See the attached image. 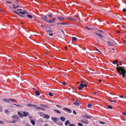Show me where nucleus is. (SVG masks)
<instances>
[{
    "label": "nucleus",
    "instance_id": "1",
    "mask_svg": "<svg viewBox=\"0 0 126 126\" xmlns=\"http://www.w3.org/2000/svg\"><path fill=\"white\" fill-rule=\"evenodd\" d=\"M118 65H119L118 64L117 65V70L121 75L123 76V78H124L126 75L125 73H126V71L121 66H119L118 67Z\"/></svg>",
    "mask_w": 126,
    "mask_h": 126
},
{
    "label": "nucleus",
    "instance_id": "2",
    "mask_svg": "<svg viewBox=\"0 0 126 126\" xmlns=\"http://www.w3.org/2000/svg\"><path fill=\"white\" fill-rule=\"evenodd\" d=\"M86 28L91 31H95V32H103L104 31L101 30V29H99L97 28H88L87 26L86 27Z\"/></svg>",
    "mask_w": 126,
    "mask_h": 126
},
{
    "label": "nucleus",
    "instance_id": "3",
    "mask_svg": "<svg viewBox=\"0 0 126 126\" xmlns=\"http://www.w3.org/2000/svg\"><path fill=\"white\" fill-rule=\"evenodd\" d=\"M107 42L108 45L110 46H113L115 44V41L113 40L109 41Z\"/></svg>",
    "mask_w": 126,
    "mask_h": 126
},
{
    "label": "nucleus",
    "instance_id": "4",
    "mask_svg": "<svg viewBox=\"0 0 126 126\" xmlns=\"http://www.w3.org/2000/svg\"><path fill=\"white\" fill-rule=\"evenodd\" d=\"M81 118H83L84 119L86 118L87 119H92V118L91 116H89L87 115H82L81 116Z\"/></svg>",
    "mask_w": 126,
    "mask_h": 126
},
{
    "label": "nucleus",
    "instance_id": "5",
    "mask_svg": "<svg viewBox=\"0 0 126 126\" xmlns=\"http://www.w3.org/2000/svg\"><path fill=\"white\" fill-rule=\"evenodd\" d=\"M3 100L4 101L6 102H7V103H9V101H16V100L14 99H3Z\"/></svg>",
    "mask_w": 126,
    "mask_h": 126
},
{
    "label": "nucleus",
    "instance_id": "6",
    "mask_svg": "<svg viewBox=\"0 0 126 126\" xmlns=\"http://www.w3.org/2000/svg\"><path fill=\"white\" fill-rule=\"evenodd\" d=\"M63 110L67 112L68 113H71L72 112V110H71L67 108H63Z\"/></svg>",
    "mask_w": 126,
    "mask_h": 126
},
{
    "label": "nucleus",
    "instance_id": "7",
    "mask_svg": "<svg viewBox=\"0 0 126 126\" xmlns=\"http://www.w3.org/2000/svg\"><path fill=\"white\" fill-rule=\"evenodd\" d=\"M80 122L86 124H88L89 123V121L87 120H82L80 121Z\"/></svg>",
    "mask_w": 126,
    "mask_h": 126
},
{
    "label": "nucleus",
    "instance_id": "8",
    "mask_svg": "<svg viewBox=\"0 0 126 126\" xmlns=\"http://www.w3.org/2000/svg\"><path fill=\"white\" fill-rule=\"evenodd\" d=\"M80 102L79 101L76 100L75 102L73 103V104L76 106H78L80 104Z\"/></svg>",
    "mask_w": 126,
    "mask_h": 126
},
{
    "label": "nucleus",
    "instance_id": "9",
    "mask_svg": "<svg viewBox=\"0 0 126 126\" xmlns=\"http://www.w3.org/2000/svg\"><path fill=\"white\" fill-rule=\"evenodd\" d=\"M18 120H16L15 119L13 118V120L11 121H8V122L9 123H15L16 122H17L18 121Z\"/></svg>",
    "mask_w": 126,
    "mask_h": 126
},
{
    "label": "nucleus",
    "instance_id": "10",
    "mask_svg": "<svg viewBox=\"0 0 126 126\" xmlns=\"http://www.w3.org/2000/svg\"><path fill=\"white\" fill-rule=\"evenodd\" d=\"M84 87L83 84H80L79 86L78 87V89L79 90H81L82 88Z\"/></svg>",
    "mask_w": 126,
    "mask_h": 126
},
{
    "label": "nucleus",
    "instance_id": "11",
    "mask_svg": "<svg viewBox=\"0 0 126 126\" xmlns=\"http://www.w3.org/2000/svg\"><path fill=\"white\" fill-rule=\"evenodd\" d=\"M12 118H15L17 120H18L19 119V117L17 115H13L12 116Z\"/></svg>",
    "mask_w": 126,
    "mask_h": 126
},
{
    "label": "nucleus",
    "instance_id": "12",
    "mask_svg": "<svg viewBox=\"0 0 126 126\" xmlns=\"http://www.w3.org/2000/svg\"><path fill=\"white\" fill-rule=\"evenodd\" d=\"M42 19L43 20L45 21L48 22V21H47V17L46 16H44L42 17Z\"/></svg>",
    "mask_w": 126,
    "mask_h": 126
},
{
    "label": "nucleus",
    "instance_id": "13",
    "mask_svg": "<svg viewBox=\"0 0 126 126\" xmlns=\"http://www.w3.org/2000/svg\"><path fill=\"white\" fill-rule=\"evenodd\" d=\"M13 12L14 13L18 14V15H19L20 16L22 17H24V16H23V15H21L18 12L16 11H14Z\"/></svg>",
    "mask_w": 126,
    "mask_h": 126
},
{
    "label": "nucleus",
    "instance_id": "14",
    "mask_svg": "<svg viewBox=\"0 0 126 126\" xmlns=\"http://www.w3.org/2000/svg\"><path fill=\"white\" fill-rule=\"evenodd\" d=\"M22 113H23V116L24 117L27 116L28 114V112L27 111H24L23 112H22Z\"/></svg>",
    "mask_w": 126,
    "mask_h": 126
},
{
    "label": "nucleus",
    "instance_id": "15",
    "mask_svg": "<svg viewBox=\"0 0 126 126\" xmlns=\"http://www.w3.org/2000/svg\"><path fill=\"white\" fill-rule=\"evenodd\" d=\"M95 34L96 35H98V36L100 38H103V36L100 33H98L97 32H95Z\"/></svg>",
    "mask_w": 126,
    "mask_h": 126
},
{
    "label": "nucleus",
    "instance_id": "16",
    "mask_svg": "<svg viewBox=\"0 0 126 126\" xmlns=\"http://www.w3.org/2000/svg\"><path fill=\"white\" fill-rule=\"evenodd\" d=\"M35 108L37 109L38 110H43L44 111H45V109L44 108L42 107H35Z\"/></svg>",
    "mask_w": 126,
    "mask_h": 126
},
{
    "label": "nucleus",
    "instance_id": "17",
    "mask_svg": "<svg viewBox=\"0 0 126 126\" xmlns=\"http://www.w3.org/2000/svg\"><path fill=\"white\" fill-rule=\"evenodd\" d=\"M44 118L47 119H48L50 118V116L48 114H45Z\"/></svg>",
    "mask_w": 126,
    "mask_h": 126
},
{
    "label": "nucleus",
    "instance_id": "18",
    "mask_svg": "<svg viewBox=\"0 0 126 126\" xmlns=\"http://www.w3.org/2000/svg\"><path fill=\"white\" fill-rule=\"evenodd\" d=\"M19 13L22 15H24L26 14H28V13L26 12L24 10L23 12H22L21 11H20Z\"/></svg>",
    "mask_w": 126,
    "mask_h": 126
},
{
    "label": "nucleus",
    "instance_id": "19",
    "mask_svg": "<svg viewBox=\"0 0 126 126\" xmlns=\"http://www.w3.org/2000/svg\"><path fill=\"white\" fill-rule=\"evenodd\" d=\"M27 106H28V107H30V106L33 107H36V105H33V104H27Z\"/></svg>",
    "mask_w": 126,
    "mask_h": 126
},
{
    "label": "nucleus",
    "instance_id": "20",
    "mask_svg": "<svg viewBox=\"0 0 126 126\" xmlns=\"http://www.w3.org/2000/svg\"><path fill=\"white\" fill-rule=\"evenodd\" d=\"M39 113V114L40 115V116L43 117H44V114H45V113H44V112H40Z\"/></svg>",
    "mask_w": 126,
    "mask_h": 126
},
{
    "label": "nucleus",
    "instance_id": "21",
    "mask_svg": "<svg viewBox=\"0 0 126 126\" xmlns=\"http://www.w3.org/2000/svg\"><path fill=\"white\" fill-rule=\"evenodd\" d=\"M51 119L54 121L56 122L57 121V118L54 117H52Z\"/></svg>",
    "mask_w": 126,
    "mask_h": 126
},
{
    "label": "nucleus",
    "instance_id": "22",
    "mask_svg": "<svg viewBox=\"0 0 126 126\" xmlns=\"http://www.w3.org/2000/svg\"><path fill=\"white\" fill-rule=\"evenodd\" d=\"M60 119L63 122L64 121L65 119V117H60Z\"/></svg>",
    "mask_w": 126,
    "mask_h": 126
},
{
    "label": "nucleus",
    "instance_id": "23",
    "mask_svg": "<svg viewBox=\"0 0 126 126\" xmlns=\"http://www.w3.org/2000/svg\"><path fill=\"white\" fill-rule=\"evenodd\" d=\"M56 124L58 125L61 126H62L63 125V123L61 122L60 121H59V122L56 123Z\"/></svg>",
    "mask_w": 126,
    "mask_h": 126
},
{
    "label": "nucleus",
    "instance_id": "24",
    "mask_svg": "<svg viewBox=\"0 0 126 126\" xmlns=\"http://www.w3.org/2000/svg\"><path fill=\"white\" fill-rule=\"evenodd\" d=\"M13 7L15 9H16L17 8H18L19 7V5H15V4H14L13 5Z\"/></svg>",
    "mask_w": 126,
    "mask_h": 126
},
{
    "label": "nucleus",
    "instance_id": "25",
    "mask_svg": "<svg viewBox=\"0 0 126 126\" xmlns=\"http://www.w3.org/2000/svg\"><path fill=\"white\" fill-rule=\"evenodd\" d=\"M17 114L20 117H23L22 114L19 112H18L17 113Z\"/></svg>",
    "mask_w": 126,
    "mask_h": 126
},
{
    "label": "nucleus",
    "instance_id": "26",
    "mask_svg": "<svg viewBox=\"0 0 126 126\" xmlns=\"http://www.w3.org/2000/svg\"><path fill=\"white\" fill-rule=\"evenodd\" d=\"M58 19L59 20H61L63 19L64 18L62 17L61 16H59L58 17Z\"/></svg>",
    "mask_w": 126,
    "mask_h": 126
},
{
    "label": "nucleus",
    "instance_id": "27",
    "mask_svg": "<svg viewBox=\"0 0 126 126\" xmlns=\"http://www.w3.org/2000/svg\"><path fill=\"white\" fill-rule=\"evenodd\" d=\"M69 120H67L65 123V126H67L68 125V124H69Z\"/></svg>",
    "mask_w": 126,
    "mask_h": 126
},
{
    "label": "nucleus",
    "instance_id": "28",
    "mask_svg": "<svg viewBox=\"0 0 126 126\" xmlns=\"http://www.w3.org/2000/svg\"><path fill=\"white\" fill-rule=\"evenodd\" d=\"M35 93L37 95H40L39 92L37 91H35Z\"/></svg>",
    "mask_w": 126,
    "mask_h": 126
},
{
    "label": "nucleus",
    "instance_id": "29",
    "mask_svg": "<svg viewBox=\"0 0 126 126\" xmlns=\"http://www.w3.org/2000/svg\"><path fill=\"white\" fill-rule=\"evenodd\" d=\"M54 22H55V21L54 20H50L49 21H48V22L49 23H51Z\"/></svg>",
    "mask_w": 126,
    "mask_h": 126
},
{
    "label": "nucleus",
    "instance_id": "30",
    "mask_svg": "<svg viewBox=\"0 0 126 126\" xmlns=\"http://www.w3.org/2000/svg\"><path fill=\"white\" fill-rule=\"evenodd\" d=\"M31 123L32 125H34L35 124V122L33 120H32L31 121Z\"/></svg>",
    "mask_w": 126,
    "mask_h": 126
},
{
    "label": "nucleus",
    "instance_id": "31",
    "mask_svg": "<svg viewBox=\"0 0 126 126\" xmlns=\"http://www.w3.org/2000/svg\"><path fill=\"white\" fill-rule=\"evenodd\" d=\"M72 40L73 41H76L77 40V38L75 37H72Z\"/></svg>",
    "mask_w": 126,
    "mask_h": 126
},
{
    "label": "nucleus",
    "instance_id": "32",
    "mask_svg": "<svg viewBox=\"0 0 126 126\" xmlns=\"http://www.w3.org/2000/svg\"><path fill=\"white\" fill-rule=\"evenodd\" d=\"M118 63V61L117 60H116L115 61H113V62H112V63L114 64H116L117 63Z\"/></svg>",
    "mask_w": 126,
    "mask_h": 126
},
{
    "label": "nucleus",
    "instance_id": "33",
    "mask_svg": "<svg viewBox=\"0 0 126 126\" xmlns=\"http://www.w3.org/2000/svg\"><path fill=\"white\" fill-rule=\"evenodd\" d=\"M54 111H55V112L57 113H61V112L59 111L56 110H54Z\"/></svg>",
    "mask_w": 126,
    "mask_h": 126
},
{
    "label": "nucleus",
    "instance_id": "34",
    "mask_svg": "<svg viewBox=\"0 0 126 126\" xmlns=\"http://www.w3.org/2000/svg\"><path fill=\"white\" fill-rule=\"evenodd\" d=\"M9 111L5 109L4 111V112L5 113H6V114L8 113L9 112Z\"/></svg>",
    "mask_w": 126,
    "mask_h": 126
},
{
    "label": "nucleus",
    "instance_id": "35",
    "mask_svg": "<svg viewBox=\"0 0 126 126\" xmlns=\"http://www.w3.org/2000/svg\"><path fill=\"white\" fill-rule=\"evenodd\" d=\"M27 16L30 18H33V16L30 15H27Z\"/></svg>",
    "mask_w": 126,
    "mask_h": 126
},
{
    "label": "nucleus",
    "instance_id": "36",
    "mask_svg": "<svg viewBox=\"0 0 126 126\" xmlns=\"http://www.w3.org/2000/svg\"><path fill=\"white\" fill-rule=\"evenodd\" d=\"M108 108L110 109H112V107L111 105H109L108 106Z\"/></svg>",
    "mask_w": 126,
    "mask_h": 126
},
{
    "label": "nucleus",
    "instance_id": "37",
    "mask_svg": "<svg viewBox=\"0 0 126 126\" xmlns=\"http://www.w3.org/2000/svg\"><path fill=\"white\" fill-rule=\"evenodd\" d=\"M13 105H15L17 107H20V105H17V104H13Z\"/></svg>",
    "mask_w": 126,
    "mask_h": 126
},
{
    "label": "nucleus",
    "instance_id": "38",
    "mask_svg": "<svg viewBox=\"0 0 126 126\" xmlns=\"http://www.w3.org/2000/svg\"><path fill=\"white\" fill-rule=\"evenodd\" d=\"M77 125L78 126H83V124L80 123H78Z\"/></svg>",
    "mask_w": 126,
    "mask_h": 126
},
{
    "label": "nucleus",
    "instance_id": "39",
    "mask_svg": "<svg viewBox=\"0 0 126 126\" xmlns=\"http://www.w3.org/2000/svg\"><path fill=\"white\" fill-rule=\"evenodd\" d=\"M48 16L50 17H52L53 16L52 14L51 13H50V14L48 15Z\"/></svg>",
    "mask_w": 126,
    "mask_h": 126
},
{
    "label": "nucleus",
    "instance_id": "40",
    "mask_svg": "<svg viewBox=\"0 0 126 126\" xmlns=\"http://www.w3.org/2000/svg\"><path fill=\"white\" fill-rule=\"evenodd\" d=\"M49 95L51 96H53V95L52 94V93L51 92H49Z\"/></svg>",
    "mask_w": 126,
    "mask_h": 126
},
{
    "label": "nucleus",
    "instance_id": "41",
    "mask_svg": "<svg viewBox=\"0 0 126 126\" xmlns=\"http://www.w3.org/2000/svg\"><path fill=\"white\" fill-rule=\"evenodd\" d=\"M74 17H76L79 20L80 19V18L79 17L78 15H76V16H75Z\"/></svg>",
    "mask_w": 126,
    "mask_h": 126
},
{
    "label": "nucleus",
    "instance_id": "42",
    "mask_svg": "<svg viewBox=\"0 0 126 126\" xmlns=\"http://www.w3.org/2000/svg\"><path fill=\"white\" fill-rule=\"evenodd\" d=\"M49 34L50 36H52L53 35V33H52L49 32Z\"/></svg>",
    "mask_w": 126,
    "mask_h": 126
},
{
    "label": "nucleus",
    "instance_id": "43",
    "mask_svg": "<svg viewBox=\"0 0 126 126\" xmlns=\"http://www.w3.org/2000/svg\"><path fill=\"white\" fill-rule=\"evenodd\" d=\"M87 106L88 107H90L92 106V105L91 104H87Z\"/></svg>",
    "mask_w": 126,
    "mask_h": 126
},
{
    "label": "nucleus",
    "instance_id": "44",
    "mask_svg": "<svg viewBox=\"0 0 126 126\" xmlns=\"http://www.w3.org/2000/svg\"><path fill=\"white\" fill-rule=\"evenodd\" d=\"M2 107L0 106V112H2Z\"/></svg>",
    "mask_w": 126,
    "mask_h": 126
},
{
    "label": "nucleus",
    "instance_id": "45",
    "mask_svg": "<svg viewBox=\"0 0 126 126\" xmlns=\"http://www.w3.org/2000/svg\"><path fill=\"white\" fill-rule=\"evenodd\" d=\"M69 126H75V125L74 124H70Z\"/></svg>",
    "mask_w": 126,
    "mask_h": 126
},
{
    "label": "nucleus",
    "instance_id": "46",
    "mask_svg": "<svg viewBox=\"0 0 126 126\" xmlns=\"http://www.w3.org/2000/svg\"><path fill=\"white\" fill-rule=\"evenodd\" d=\"M41 26L42 27H43V28H44L45 29H46L47 28H46V27L45 26L41 25Z\"/></svg>",
    "mask_w": 126,
    "mask_h": 126
},
{
    "label": "nucleus",
    "instance_id": "47",
    "mask_svg": "<svg viewBox=\"0 0 126 126\" xmlns=\"http://www.w3.org/2000/svg\"><path fill=\"white\" fill-rule=\"evenodd\" d=\"M83 85L84 87H86L87 86V84L85 83H84L83 84Z\"/></svg>",
    "mask_w": 126,
    "mask_h": 126
},
{
    "label": "nucleus",
    "instance_id": "48",
    "mask_svg": "<svg viewBox=\"0 0 126 126\" xmlns=\"http://www.w3.org/2000/svg\"><path fill=\"white\" fill-rule=\"evenodd\" d=\"M61 24H62L63 25H66L67 24H66V23H65V22L62 23Z\"/></svg>",
    "mask_w": 126,
    "mask_h": 126
},
{
    "label": "nucleus",
    "instance_id": "49",
    "mask_svg": "<svg viewBox=\"0 0 126 126\" xmlns=\"http://www.w3.org/2000/svg\"><path fill=\"white\" fill-rule=\"evenodd\" d=\"M99 123L101 124H105V123H104V122H101V121L99 122Z\"/></svg>",
    "mask_w": 126,
    "mask_h": 126
},
{
    "label": "nucleus",
    "instance_id": "50",
    "mask_svg": "<svg viewBox=\"0 0 126 126\" xmlns=\"http://www.w3.org/2000/svg\"><path fill=\"white\" fill-rule=\"evenodd\" d=\"M109 101L111 102H114L115 103H116V101H114V100H109Z\"/></svg>",
    "mask_w": 126,
    "mask_h": 126
},
{
    "label": "nucleus",
    "instance_id": "51",
    "mask_svg": "<svg viewBox=\"0 0 126 126\" xmlns=\"http://www.w3.org/2000/svg\"><path fill=\"white\" fill-rule=\"evenodd\" d=\"M6 2L9 3H12V2L11 1H6Z\"/></svg>",
    "mask_w": 126,
    "mask_h": 126
},
{
    "label": "nucleus",
    "instance_id": "52",
    "mask_svg": "<svg viewBox=\"0 0 126 126\" xmlns=\"http://www.w3.org/2000/svg\"><path fill=\"white\" fill-rule=\"evenodd\" d=\"M123 11L124 12H126V9H123Z\"/></svg>",
    "mask_w": 126,
    "mask_h": 126
},
{
    "label": "nucleus",
    "instance_id": "53",
    "mask_svg": "<svg viewBox=\"0 0 126 126\" xmlns=\"http://www.w3.org/2000/svg\"><path fill=\"white\" fill-rule=\"evenodd\" d=\"M73 112L75 114H76V113L75 110H73Z\"/></svg>",
    "mask_w": 126,
    "mask_h": 126
},
{
    "label": "nucleus",
    "instance_id": "54",
    "mask_svg": "<svg viewBox=\"0 0 126 126\" xmlns=\"http://www.w3.org/2000/svg\"><path fill=\"white\" fill-rule=\"evenodd\" d=\"M26 125L27 126H30V125L28 123H27Z\"/></svg>",
    "mask_w": 126,
    "mask_h": 126
},
{
    "label": "nucleus",
    "instance_id": "55",
    "mask_svg": "<svg viewBox=\"0 0 126 126\" xmlns=\"http://www.w3.org/2000/svg\"><path fill=\"white\" fill-rule=\"evenodd\" d=\"M122 114L125 115V116H126V113H124V112H123L122 113Z\"/></svg>",
    "mask_w": 126,
    "mask_h": 126
},
{
    "label": "nucleus",
    "instance_id": "56",
    "mask_svg": "<svg viewBox=\"0 0 126 126\" xmlns=\"http://www.w3.org/2000/svg\"><path fill=\"white\" fill-rule=\"evenodd\" d=\"M67 18L68 19H69L70 20H71L72 19V18H71V17H68V18Z\"/></svg>",
    "mask_w": 126,
    "mask_h": 126
},
{
    "label": "nucleus",
    "instance_id": "57",
    "mask_svg": "<svg viewBox=\"0 0 126 126\" xmlns=\"http://www.w3.org/2000/svg\"><path fill=\"white\" fill-rule=\"evenodd\" d=\"M80 82L81 83V84H83L84 83V82L83 81H81Z\"/></svg>",
    "mask_w": 126,
    "mask_h": 126
},
{
    "label": "nucleus",
    "instance_id": "58",
    "mask_svg": "<svg viewBox=\"0 0 126 126\" xmlns=\"http://www.w3.org/2000/svg\"><path fill=\"white\" fill-rule=\"evenodd\" d=\"M66 84V83H65V82H63L62 83V84L64 85H65Z\"/></svg>",
    "mask_w": 126,
    "mask_h": 126
},
{
    "label": "nucleus",
    "instance_id": "59",
    "mask_svg": "<svg viewBox=\"0 0 126 126\" xmlns=\"http://www.w3.org/2000/svg\"><path fill=\"white\" fill-rule=\"evenodd\" d=\"M56 106L58 108H60L61 107V106L59 105H56Z\"/></svg>",
    "mask_w": 126,
    "mask_h": 126
},
{
    "label": "nucleus",
    "instance_id": "60",
    "mask_svg": "<svg viewBox=\"0 0 126 126\" xmlns=\"http://www.w3.org/2000/svg\"><path fill=\"white\" fill-rule=\"evenodd\" d=\"M0 123L2 124L3 123V121L0 120Z\"/></svg>",
    "mask_w": 126,
    "mask_h": 126
},
{
    "label": "nucleus",
    "instance_id": "61",
    "mask_svg": "<svg viewBox=\"0 0 126 126\" xmlns=\"http://www.w3.org/2000/svg\"><path fill=\"white\" fill-rule=\"evenodd\" d=\"M120 97L121 98H123V96L122 95H121L120 96Z\"/></svg>",
    "mask_w": 126,
    "mask_h": 126
},
{
    "label": "nucleus",
    "instance_id": "62",
    "mask_svg": "<svg viewBox=\"0 0 126 126\" xmlns=\"http://www.w3.org/2000/svg\"><path fill=\"white\" fill-rule=\"evenodd\" d=\"M45 126H48V125L47 124H46L45 125Z\"/></svg>",
    "mask_w": 126,
    "mask_h": 126
},
{
    "label": "nucleus",
    "instance_id": "63",
    "mask_svg": "<svg viewBox=\"0 0 126 126\" xmlns=\"http://www.w3.org/2000/svg\"><path fill=\"white\" fill-rule=\"evenodd\" d=\"M119 64L120 65H122V64L120 62L119 63Z\"/></svg>",
    "mask_w": 126,
    "mask_h": 126
},
{
    "label": "nucleus",
    "instance_id": "64",
    "mask_svg": "<svg viewBox=\"0 0 126 126\" xmlns=\"http://www.w3.org/2000/svg\"><path fill=\"white\" fill-rule=\"evenodd\" d=\"M96 50H97L98 52H101L99 51V50L97 49H96Z\"/></svg>",
    "mask_w": 126,
    "mask_h": 126
}]
</instances>
